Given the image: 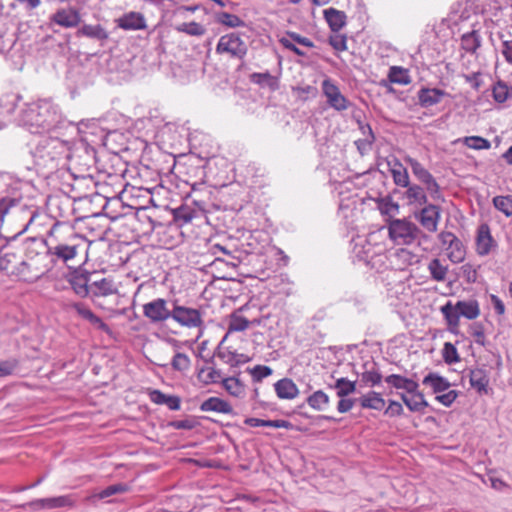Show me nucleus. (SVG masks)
<instances>
[{"instance_id":"0eeeda50","label":"nucleus","mask_w":512,"mask_h":512,"mask_svg":"<svg viewBox=\"0 0 512 512\" xmlns=\"http://www.w3.org/2000/svg\"><path fill=\"white\" fill-rule=\"evenodd\" d=\"M404 160L411 167L414 176L425 185L431 197L435 200L440 199V187L433 175L418 160L409 156Z\"/></svg>"},{"instance_id":"a878e982","label":"nucleus","mask_w":512,"mask_h":512,"mask_svg":"<svg viewBox=\"0 0 512 512\" xmlns=\"http://www.w3.org/2000/svg\"><path fill=\"white\" fill-rule=\"evenodd\" d=\"M324 17L332 31L338 32L346 24V14L335 8L324 10Z\"/></svg>"},{"instance_id":"4d7b16f0","label":"nucleus","mask_w":512,"mask_h":512,"mask_svg":"<svg viewBox=\"0 0 512 512\" xmlns=\"http://www.w3.org/2000/svg\"><path fill=\"white\" fill-rule=\"evenodd\" d=\"M284 37H287L290 39L293 43L296 42L297 44H300L302 46L313 48L314 43L307 37L301 36L300 34L292 31H287L286 35Z\"/></svg>"},{"instance_id":"58836bf2","label":"nucleus","mask_w":512,"mask_h":512,"mask_svg":"<svg viewBox=\"0 0 512 512\" xmlns=\"http://www.w3.org/2000/svg\"><path fill=\"white\" fill-rule=\"evenodd\" d=\"M378 209L382 215L394 216L399 211V204L394 202L391 197H384L378 201Z\"/></svg>"},{"instance_id":"69168bd1","label":"nucleus","mask_w":512,"mask_h":512,"mask_svg":"<svg viewBox=\"0 0 512 512\" xmlns=\"http://www.w3.org/2000/svg\"><path fill=\"white\" fill-rule=\"evenodd\" d=\"M487 7L490 11H500L509 6V0H487Z\"/></svg>"},{"instance_id":"37998d69","label":"nucleus","mask_w":512,"mask_h":512,"mask_svg":"<svg viewBox=\"0 0 512 512\" xmlns=\"http://www.w3.org/2000/svg\"><path fill=\"white\" fill-rule=\"evenodd\" d=\"M463 143L474 150H488L491 147V143L480 136H467L463 139Z\"/></svg>"},{"instance_id":"0e129e2a","label":"nucleus","mask_w":512,"mask_h":512,"mask_svg":"<svg viewBox=\"0 0 512 512\" xmlns=\"http://www.w3.org/2000/svg\"><path fill=\"white\" fill-rule=\"evenodd\" d=\"M279 43L286 49L292 51L293 53H295L296 55L298 56H305V52L302 51L301 49H299L290 39H288L287 37H281L279 39Z\"/></svg>"},{"instance_id":"4c0bfd02","label":"nucleus","mask_w":512,"mask_h":512,"mask_svg":"<svg viewBox=\"0 0 512 512\" xmlns=\"http://www.w3.org/2000/svg\"><path fill=\"white\" fill-rule=\"evenodd\" d=\"M334 388L338 397H346L356 391V383L346 378H340L336 381Z\"/></svg>"},{"instance_id":"13d9d810","label":"nucleus","mask_w":512,"mask_h":512,"mask_svg":"<svg viewBox=\"0 0 512 512\" xmlns=\"http://www.w3.org/2000/svg\"><path fill=\"white\" fill-rule=\"evenodd\" d=\"M329 43L337 51L347 50V39L344 35L335 34L330 36Z\"/></svg>"},{"instance_id":"c756f323","label":"nucleus","mask_w":512,"mask_h":512,"mask_svg":"<svg viewBox=\"0 0 512 512\" xmlns=\"http://www.w3.org/2000/svg\"><path fill=\"white\" fill-rule=\"evenodd\" d=\"M362 408L381 410L385 406V400L380 393L370 391L360 398Z\"/></svg>"},{"instance_id":"393cba45","label":"nucleus","mask_w":512,"mask_h":512,"mask_svg":"<svg viewBox=\"0 0 512 512\" xmlns=\"http://www.w3.org/2000/svg\"><path fill=\"white\" fill-rule=\"evenodd\" d=\"M20 268H24L22 269L23 272L29 277L20 279L27 282H33L39 279L47 271L45 267L38 266L36 260L33 258H30L27 261L22 259L20 263Z\"/></svg>"},{"instance_id":"7ed1b4c3","label":"nucleus","mask_w":512,"mask_h":512,"mask_svg":"<svg viewBox=\"0 0 512 512\" xmlns=\"http://www.w3.org/2000/svg\"><path fill=\"white\" fill-rule=\"evenodd\" d=\"M440 311L447 322L449 331L455 334L458 332L461 316L473 320L480 315L479 304L476 300L458 301L456 304L448 301L440 308Z\"/></svg>"},{"instance_id":"f03ea898","label":"nucleus","mask_w":512,"mask_h":512,"mask_svg":"<svg viewBox=\"0 0 512 512\" xmlns=\"http://www.w3.org/2000/svg\"><path fill=\"white\" fill-rule=\"evenodd\" d=\"M60 119L57 107L50 101L41 100L27 104L21 110L18 121L31 133H42L56 127Z\"/></svg>"},{"instance_id":"f704fd0d","label":"nucleus","mask_w":512,"mask_h":512,"mask_svg":"<svg viewBox=\"0 0 512 512\" xmlns=\"http://www.w3.org/2000/svg\"><path fill=\"white\" fill-rule=\"evenodd\" d=\"M428 270L433 280L441 282L446 279L448 267L443 265L438 258H435L429 262Z\"/></svg>"},{"instance_id":"a19ab883","label":"nucleus","mask_w":512,"mask_h":512,"mask_svg":"<svg viewBox=\"0 0 512 512\" xmlns=\"http://www.w3.org/2000/svg\"><path fill=\"white\" fill-rule=\"evenodd\" d=\"M493 205L507 217L512 216V195L494 197Z\"/></svg>"},{"instance_id":"ea45409f","label":"nucleus","mask_w":512,"mask_h":512,"mask_svg":"<svg viewBox=\"0 0 512 512\" xmlns=\"http://www.w3.org/2000/svg\"><path fill=\"white\" fill-rule=\"evenodd\" d=\"M389 81L392 83L407 85L410 83L407 71L402 67L392 66L388 74Z\"/></svg>"},{"instance_id":"09e8293b","label":"nucleus","mask_w":512,"mask_h":512,"mask_svg":"<svg viewBox=\"0 0 512 512\" xmlns=\"http://www.w3.org/2000/svg\"><path fill=\"white\" fill-rule=\"evenodd\" d=\"M128 490L127 485L119 483L114 484L111 486H108L107 488L103 489L101 492L95 494L93 497H96L98 499H105L110 496H113L115 494L124 493Z\"/></svg>"},{"instance_id":"72a5a7b5","label":"nucleus","mask_w":512,"mask_h":512,"mask_svg":"<svg viewBox=\"0 0 512 512\" xmlns=\"http://www.w3.org/2000/svg\"><path fill=\"white\" fill-rule=\"evenodd\" d=\"M244 423L250 427H271V428H290L292 425L286 420H263L258 418H247Z\"/></svg>"},{"instance_id":"ddd939ff","label":"nucleus","mask_w":512,"mask_h":512,"mask_svg":"<svg viewBox=\"0 0 512 512\" xmlns=\"http://www.w3.org/2000/svg\"><path fill=\"white\" fill-rule=\"evenodd\" d=\"M22 257L14 252L6 251L0 255V270L7 275L16 276L18 278H29L20 268Z\"/></svg>"},{"instance_id":"b1692460","label":"nucleus","mask_w":512,"mask_h":512,"mask_svg":"<svg viewBox=\"0 0 512 512\" xmlns=\"http://www.w3.org/2000/svg\"><path fill=\"white\" fill-rule=\"evenodd\" d=\"M117 292L113 280L102 278L91 283V295L95 297H106Z\"/></svg>"},{"instance_id":"4468645a","label":"nucleus","mask_w":512,"mask_h":512,"mask_svg":"<svg viewBox=\"0 0 512 512\" xmlns=\"http://www.w3.org/2000/svg\"><path fill=\"white\" fill-rule=\"evenodd\" d=\"M50 21L64 28H74L81 22V16L74 8H61L50 16Z\"/></svg>"},{"instance_id":"2eb2a0df","label":"nucleus","mask_w":512,"mask_h":512,"mask_svg":"<svg viewBox=\"0 0 512 512\" xmlns=\"http://www.w3.org/2000/svg\"><path fill=\"white\" fill-rule=\"evenodd\" d=\"M169 343L174 349V356L171 360L173 370L183 374L187 373L191 368V358L187 354L179 351L181 344L178 340L170 339Z\"/></svg>"},{"instance_id":"6e6552de","label":"nucleus","mask_w":512,"mask_h":512,"mask_svg":"<svg viewBox=\"0 0 512 512\" xmlns=\"http://www.w3.org/2000/svg\"><path fill=\"white\" fill-rule=\"evenodd\" d=\"M171 319L180 326L197 328L203 325L202 312L198 309L178 305L175 303L171 310Z\"/></svg>"},{"instance_id":"6ab92c4d","label":"nucleus","mask_w":512,"mask_h":512,"mask_svg":"<svg viewBox=\"0 0 512 512\" xmlns=\"http://www.w3.org/2000/svg\"><path fill=\"white\" fill-rule=\"evenodd\" d=\"M400 396L404 404L412 412L423 413L428 406L423 394L418 389L415 392L402 393Z\"/></svg>"},{"instance_id":"473e14b6","label":"nucleus","mask_w":512,"mask_h":512,"mask_svg":"<svg viewBox=\"0 0 512 512\" xmlns=\"http://www.w3.org/2000/svg\"><path fill=\"white\" fill-rule=\"evenodd\" d=\"M77 35L98 40H105L108 38V33L101 25L85 24L77 31Z\"/></svg>"},{"instance_id":"f3484780","label":"nucleus","mask_w":512,"mask_h":512,"mask_svg":"<svg viewBox=\"0 0 512 512\" xmlns=\"http://www.w3.org/2000/svg\"><path fill=\"white\" fill-rule=\"evenodd\" d=\"M116 22L117 26L124 30H143L147 27L144 16L138 12L124 14Z\"/></svg>"},{"instance_id":"e2e57ef3","label":"nucleus","mask_w":512,"mask_h":512,"mask_svg":"<svg viewBox=\"0 0 512 512\" xmlns=\"http://www.w3.org/2000/svg\"><path fill=\"white\" fill-rule=\"evenodd\" d=\"M385 414L388 416H391V417L402 415L403 407H402L401 403L394 401V400H390L389 405H388L387 409L385 410Z\"/></svg>"},{"instance_id":"c9c22d12","label":"nucleus","mask_w":512,"mask_h":512,"mask_svg":"<svg viewBox=\"0 0 512 512\" xmlns=\"http://www.w3.org/2000/svg\"><path fill=\"white\" fill-rule=\"evenodd\" d=\"M308 405L315 410H323L329 404V396L322 390L314 392L307 398Z\"/></svg>"},{"instance_id":"423d86ee","label":"nucleus","mask_w":512,"mask_h":512,"mask_svg":"<svg viewBox=\"0 0 512 512\" xmlns=\"http://www.w3.org/2000/svg\"><path fill=\"white\" fill-rule=\"evenodd\" d=\"M246 43L237 33H229L220 37L216 46L218 54H228L232 58L243 59L247 54Z\"/></svg>"},{"instance_id":"dca6fc26","label":"nucleus","mask_w":512,"mask_h":512,"mask_svg":"<svg viewBox=\"0 0 512 512\" xmlns=\"http://www.w3.org/2000/svg\"><path fill=\"white\" fill-rule=\"evenodd\" d=\"M495 242L491 236L490 228L487 224H482L477 230L476 251L479 255L484 256L490 253Z\"/></svg>"},{"instance_id":"f8f14e48","label":"nucleus","mask_w":512,"mask_h":512,"mask_svg":"<svg viewBox=\"0 0 512 512\" xmlns=\"http://www.w3.org/2000/svg\"><path fill=\"white\" fill-rule=\"evenodd\" d=\"M415 218L425 230L436 232L441 218L440 208L434 204H428L415 214Z\"/></svg>"},{"instance_id":"bb28decb","label":"nucleus","mask_w":512,"mask_h":512,"mask_svg":"<svg viewBox=\"0 0 512 512\" xmlns=\"http://www.w3.org/2000/svg\"><path fill=\"white\" fill-rule=\"evenodd\" d=\"M407 190L404 197L410 205H425L428 201L424 188L417 184H410L406 186Z\"/></svg>"},{"instance_id":"c03bdc74","label":"nucleus","mask_w":512,"mask_h":512,"mask_svg":"<svg viewBox=\"0 0 512 512\" xmlns=\"http://www.w3.org/2000/svg\"><path fill=\"white\" fill-rule=\"evenodd\" d=\"M217 21L230 28L243 27L245 25L244 21L237 15L227 12L219 13L217 15Z\"/></svg>"},{"instance_id":"5fc2aeb1","label":"nucleus","mask_w":512,"mask_h":512,"mask_svg":"<svg viewBox=\"0 0 512 512\" xmlns=\"http://www.w3.org/2000/svg\"><path fill=\"white\" fill-rule=\"evenodd\" d=\"M458 396V392L455 390H447V392L439 393L436 396V400L443 404L446 407H449L452 405V403L456 400Z\"/></svg>"},{"instance_id":"20e7f679","label":"nucleus","mask_w":512,"mask_h":512,"mask_svg":"<svg viewBox=\"0 0 512 512\" xmlns=\"http://www.w3.org/2000/svg\"><path fill=\"white\" fill-rule=\"evenodd\" d=\"M388 232L390 239L397 245H411L419 237L427 239L416 224L405 218L391 220Z\"/></svg>"},{"instance_id":"4be33fe9","label":"nucleus","mask_w":512,"mask_h":512,"mask_svg":"<svg viewBox=\"0 0 512 512\" xmlns=\"http://www.w3.org/2000/svg\"><path fill=\"white\" fill-rule=\"evenodd\" d=\"M388 165L390 166L394 183L401 187L409 186V174L402 163L398 159H394L393 161H389Z\"/></svg>"},{"instance_id":"338daca9","label":"nucleus","mask_w":512,"mask_h":512,"mask_svg":"<svg viewBox=\"0 0 512 512\" xmlns=\"http://www.w3.org/2000/svg\"><path fill=\"white\" fill-rule=\"evenodd\" d=\"M354 404H355L354 399L343 397L340 399V401L337 404V410L340 413H346L353 408Z\"/></svg>"},{"instance_id":"9b49d317","label":"nucleus","mask_w":512,"mask_h":512,"mask_svg":"<svg viewBox=\"0 0 512 512\" xmlns=\"http://www.w3.org/2000/svg\"><path fill=\"white\" fill-rule=\"evenodd\" d=\"M322 91L328 104L334 109L343 111L348 108V100L331 79H325L322 82Z\"/></svg>"},{"instance_id":"f257e3e1","label":"nucleus","mask_w":512,"mask_h":512,"mask_svg":"<svg viewBox=\"0 0 512 512\" xmlns=\"http://www.w3.org/2000/svg\"><path fill=\"white\" fill-rule=\"evenodd\" d=\"M45 243L52 261L62 262L68 267L80 264L79 256L87 250L86 238L60 223L51 227Z\"/></svg>"},{"instance_id":"680f3d73","label":"nucleus","mask_w":512,"mask_h":512,"mask_svg":"<svg viewBox=\"0 0 512 512\" xmlns=\"http://www.w3.org/2000/svg\"><path fill=\"white\" fill-rule=\"evenodd\" d=\"M502 39V54L505 60L512 64V39H504V35H501Z\"/></svg>"},{"instance_id":"8fccbe9b","label":"nucleus","mask_w":512,"mask_h":512,"mask_svg":"<svg viewBox=\"0 0 512 512\" xmlns=\"http://www.w3.org/2000/svg\"><path fill=\"white\" fill-rule=\"evenodd\" d=\"M443 359L447 364H453L460 361L459 354L457 352L456 347L450 343L446 342L444 344L443 350H442Z\"/></svg>"},{"instance_id":"774afa93","label":"nucleus","mask_w":512,"mask_h":512,"mask_svg":"<svg viewBox=\"0 0 512 512\" xmlns=\"http://www.w3.org/2000/svg\"><path fill=\"white\" fill-rule=\"evenodd\" d=\"M169 395L164 394L160 390H152L149 392L150 400L159 405H164Z\"/></svg>"},{"instance_id":"603ef678","label":"nucleus","mask_w":512,"mask_h":512,"mask_svg":"<svg viewBox=\"0 0 512 512\" xmlns=\"http://www.w3.org/2000/svg\"><path fill=\"white\" fill-rule=\"evenodd\" d=\"M272 372V369L265 365H256L250 370L252 378L256 382L262 381L264 378L270 376Z\"/></svg>"},{"instance_id":"aec40b11","label":"nucleus","mask_w":512,"mask_h":512,"mask_svg":"<svg viewBox=\"0 0 512 512\" xmlns=\"http://www.w3.org/2000/svg\"><path fill=\"white\" fill-rule=\"evenodd\" d=\"M445 95V91L438 88H423L418 92L419 104L422 107H431L438 104Z\"/></svg>"},{"instance_id":"9d476101","label":"nucleus","mask_w":512,"mask_h":512,"mask_svg":"<svg viewBox=\"0 0 512 512\" xmlns=\"http://www.w3.org/2000/svg\"><path fill=\"white\" fill-rule=\"evenodd\" d=\"M143 314L153 323L164 322L171 318V310L163 298L154 299L143 305Z\"/></svg>"},{"instance_id":"49530a36","label":"nucleus","mask_w":512,"mask_h":512,"mask_svg":"<svg viewBox=\"0 0 512 512\" xmlns=\"http://www.w3.org/2000/svg\"><path fill=\"white\" fill-rule=\"evenodd\" d=\"M173 215L175 221L183 225L192 221L195 216V211L187 206H181L174 210Z\"/></svg>"},{"instance_id":"5701e85b","label":"nucleus","mask_w":512,"mask_h":512,"mask_svg":"<svg viewBox=\"0 0 512 512\" xmlns=\"http://www.w3.org/2000/svg\"><path fill=\"white\" fill-rule=\"evenodd\" d=\"M385 382L396 389L405 390L406 393L415 392L419 385L416 381L398 374H391L385 378Z\"/></svg>"},{"instance_id":"6e6d98bb","label":"nucleus","mask_w":512,"mask_h":512,"mask_svg":"<svg viewBox=\"0 0 512 512\" xmlns=\"http://www.w3.org/2000/svg\"><path fill=\"white\" fill-rule=\"evenodd\" d=\"M18 366L19 362L16 359L0 362V377L11 375Z\"/></svg>"},{"instance_id":"de8ad7c7","label":"nucleus","mask_w":512,"mask_h":512,"mask_svg":"<svg viewBox=\"0 0 512 512\" xmlns=\"http://www.w3.org/2000/svg\"><path fill=\"white\" fill-rule=\"evenodd\" d=\"M493 98L498 103L505 102L510 96V90L506 83L498 81L493 87Z\"/></svg>"},{"instance_id":"2f4dec72","label":"nucleus","mask_w":512,"mask_h":512,"mask_svg":"<svg viewBox=\"0 0 512 512\" xmlns=\"http://www.w3.org/2000/svg\"><path fill=\"white\" fill-rule=\"evenodd\" d=\"M447 257L453 263H461L466 255L462 241L456 236L449 247H446Z\"/></svg>"},{"instance_id":"cd10ccee","label":"nucleus","mask_w":512,"mask_h":512,"mask_svg":"<svg viewBox=\"0 0 512 512\" xmlns=\"http://www.w3.org/2000/svg\"><path fill=\"white\" fill-rule=\"evenodd\" d=\"M423 384L430 386L434 393L439 394L450 388L449 381L436 373H429L423 379Z\"/></svg>"},{"instance_id":"bf43d9fd","label":"nucleus","mask_w":512,"mask_h":512,"mask_svg":"<svg viewBox=\"0 0 512 512\" xmlns=\"http://www.w3.org/2000/svg\"><path fill=\"white\" fill-rule=\"evenodd\" d=\"M463 277L468 283H475L477 280V269L474 265L466 263L461 267Z\"/></svg>"},{"instance_id":"052dcab7","label":"nucleus","mask_w":512,"mask_h":512,"mask_svg":"<svg viewBox=\"0 0 512 512\" xmlns=\"http://www.w3.org/2000/svg\"><path fill=\"white\" fill-rule=\"evenodd\" d=\"M471 335L474 337L477 344L481 346L485 345V334L483 327L480 324H473L471 326Z\"/></svg>"},{"instance_id":"c85d7f7f","label":"nucleus","mask_w":512,"mask_h":512,"mask_svg":"<svg viewBox=\"0 0 512 512\" xmlns=\"http://www.w3.org/2000/svg\"><path fill=\"white\" fill-rule=\"evenodd\" d=\"M250 324L251 322L238 311L233 312L229 317L228 331L223 340H225L230 333L245 331Z\"/></svg>"},{"instance_id":"412c9836","label":"nucleus","mask_w":512,"mask_h":512,"mask_svg":"<svg viewBox=\"0 0 512 512\" xmlns=\"http://www.w3.org/2000/svg\"><path fill=\"white\" fill-rule=\"evenodd\" d=\"M200 410L203 412H217L222 414H231L233 412L232 406L225 400L218 397H210L200 405Z\"/></svg>"},{"instance_id":"a211bd4d","label":"nucleus","mask_w":512,"mask_h":512,"mask_svg":"<svg viewBox=\"0 0 512 512\" xmlns=\"http://www.w3.org/2000/svg\"><path fill=\"white\" fill-rule=\"evenodd\" d=\"M276 395L280 399L292 400L299 394L297 385L290 378H283L274 384Z\"/></svg>"},{"instance_id":"1a4fd4ad","label":"nucleus","mask_w":512,"mask_h":512,"mask_svg":"<svg viewBox=\"0 0 512 512\" xmlns=\"http://www.w3.org/2000/svg\"><path fill=\"white\" fill-rule=\"evenodd\" d=\"M75 505V500L71 495H63L57 497L36 499L24 505L31 512L40 510H50L62 507H72Z\"/></svg>"},{"instance_id":"39448f33","label":"nucleus","mask_w":512,"mask_h":512,"mask_svg":"<svg viewBox=\"0 0 512 512\" xmlns=\"http://www.w3.org/2000/svg\"><path fill=\"white\" fill-rule=\"evenodd\" d=\"M68 150L67 144L58 138H44L36 147L35 156L38 163L48 166L62 158Z\"/></svg>"},{"instance_id":"a18cd8bd","label":"nucleus","mask_w":512,"mask_h":512,"mask_svg":"<svg viewBox=\"0 0 512 512\" xmlns=\"http://www.w3.org/2000/svg\"><path fill=\"white\" fill-rule=\"evenodd\" d=\"M177 31L191 36H202L205 34V28L197 22L182 23L176 27Z\"/></svg>"},{"instance_id":"3c124183","label":"nucleus","mask_w":512,"mask_h":512,"mask_svg":"<svg viewBox=\"0 0 512 512\" xmlns=\"http://www.w3.org/2000/svg\"><path fill=\"white\" fill-rule=\"evenodd\" d=\"M479 46H480L479 36L475 32L466 34L462 37V47L466 51L475 52Z\"/></svg>"},{"instance_id":"864d4df0","label":"nucleus","mask_w":512,"mask_h":512,"mask_svg":"<svg viewBox=\"0 0 512 512\" xmlns=\"http://www.w3.org/2000/svg\"><path fill=\"white\" fill-rule=\"evenodd\" d=\"M360 129L362 131L363 138L355 142L358 149H361V144L372 145L375 140L373 131L369 125H361Z\"/></svg>"},{"instance_id":"79ce46f5","label":"nucleus","mask_w":512,"mask_h":512,"mask_svg":"<svg viewBox=\"0 0 512 512\" xmlns=\"http://www.w3.org/2000/svg\"><path fill=\"white\" fill-rule=\"evenodd\" d=\"M74 292L80 297H86L91 294V283L88 284L87 279L83 276L75 277L71 281Z\"/></svg>"},{"instance_id":"7c9ffc66","label":"nucleus","mask_w":512,"mask_h":512,"mask_svg":"<svg viewBox=\"0 0 512 512\" xmlns=\"http://www.w3.org/2000/svg\"><path fill=\"white\" fill-rule=\"evenodd\" d=\"M488 383L489 378L484 369L478 368L470 371V384L478 392H487Z\"/></svg>"},{"instance_id":"e433bc0d","label":"nucleus","mask_w":512,"mask_h":512,"mask_svg":"<svg viewBox=\"0 0 512 512\" xmlns=\"http://www.w3.org/2000/svg\"><path fill=\"white\" fill-rule=\"evenodd\" d=\"M224 388L227 392L235 397H241L244 394L245 388L242 382L235 377H229L222 381Z\"/></svg>"}]
</instances>
